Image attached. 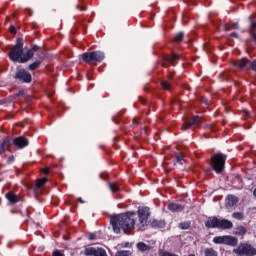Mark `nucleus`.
I'll return each instance as SVG.
<instances>
[{"instance_id": "25", "label": "nucleus", "mask_w": 256, "mask_h": 256, "mask_svg": "<svg viewBox=\"0 0 256 256\" xmlns=\"http://www.w3.org/2000/svg\"><path fill=\"white\" fill-rule=\"evenodd\" d=\"M232 217L234 219H237L238 221H241L243 219V213L241 212H235L232 214Z\"/></svg>"}, {"instance_id": "18", "label": "nucleus", "mask_w": 256, "mask_h": 256, "mask_svg": "<svg viewBox=\"0 0 256 256\" xmlns=\"http://www.w3.org/2000/svg\"><path fill=\"white\" fill-rule=\"evenodd\" d=\"M204 256H217V251L213 250V248L204 249Z\"/></svg>"}, {"instance_id": "28", "label": "nucleus", "mask_w": 256, "mask_h": 256, "mask_svg": "<svg viewBox=\"0 0 256 256\" xmlns=\"http://www.w3.org/2000/svg\"><path fill=\"white\" fill-rule=\"evenodd\" d=\"M162 87L163 89H165L166 91H169L170 87H171V84H169V82L167 81H163L162 82Z\"/></svg>"}, {"instance_id": "15", "label": "nucleus", "mask_w": 256, "mask_h": 256, "mask_svg": "<svg viewBox=\"0 0 256 256\" xmlns=\"http://www.w3.org/2000/svg\"><path fill=\"white\" fill-rule=\"evenodd\" d=\"M247 63H249V61L246 58H242L240 60H238L235 65L238 69H243L244 67L247 66Z\"/></svg>"}, {"instance_id": "2", "label": "nucleus", "mask_w": 256, "mask_h": 256, "mask_svg": "<svg viewBox=\"0 0 256 256\" xmlns=\"http://www.w3.org/2000/svg\"><path fill=\"white\" fill-rule=\"evenodd\" d=\"M9 58L11 61L18 63H27L29 59L33 58V50H23V40L21 38L17 39L15 46L9 53Z\"/></svg>"}, {"instance_id": "12", "label": "nucleus", "mask_w": 256, "mask_h": 256, "mask_svg": "<svg viewBox=\"0 0 256 256\" xmlns=\"http://www.w3.org/2000/svg\"><path fill=\"white\" fill-rule=\"evenodd\" d=\"M14 145L19 149H23V147H27V145H29V140L24 137H18L14 139Z\"/></svg>"}, {"instance_id": "33", "label": "nucleus", "mask_w": 256, "mask_h": 256, "mask_svg": "<svg viewBox=\"0 0 256 256\" xmlns=\"http://www.w3.org/2000/svg\"><path fill=\"white\" fill-rule=\"evenodd\" d=\"M232 29H239V23L232 24Z\"/></svg>"}, {"instance_id": "6", "label": "nucleus", "mask_w": 256, "mask_h": 256, "mask_svg": "<svg viewBox=\"0 0 256 256\" xmlns=\"http://www.w3.org/2000/svg\"><path fill=\"white\" fill-rule=\"evenodd\" d=\"M81 58L85 63H95L100 61H103L105 59V54L101 51H95V52H89V53H84L81 55Z\"/></svg>"}, {"instance_id": "40", "label": "nucleus", "mask_w": 256, "mask_h": 256, "mask_svg": "<svg viewBox=\"0 0 256 256\" xmlns=\"http://www.w3.org/2000/svg\"><path fill=\"white\" fill-rule=\"evenodd\" d=\"M202 103H205V105H207V100H206V98H202Z\"/></svg>"}, {"instance_id": "32", "label": "nucleus", "mask_w": 256, "mask_h": 256, "mask_svg": "<svg viewBox=\"0 0 256 256\" xmlns=\"http://www.w3.org/2000/svg\"><path fill=\"white\" fill-rule=\"evenodd\" d=\"M251 67H252V70H253V71H256V60H254V61L252 62Z\"/></svg>"}, {"instance_id": "9", "label": "nucleus", "mask_w": 256, "mask_h": 256, "mask_svg": "<svg viewBox=\"0 0 256 256\" xmlns=\"http://www.w3.org/2000/svg\"><path fill=\"white\" fill-rule=\"evenodd\" d=\"M83 255L86 256H107V251L103 248L88 247L84 249Z\"/></svg>"}, {"instance_id": "35", "label": "nucleus", "mask_w": 256, "mask_h": 256, "mask_svg": "<svg viewBox=\"0 0 256 256\" xmlns=\"http://www.w3.org/2000/svg\"><path fill=\"white\" fill-rule=\"evenodd\" d=\"M15 161V157L11 156L8 158V163H13Z\"/></svg>"}, {"instance_id": "29", "label": "nucleus", "mask_w": 256, "mask_h": 256, "mask_svg": "<svg viewBox=\"0 0 256 256\" xmlns=\"http://www.w3.org/2000/svg\"><path fill=\"white\" fill-rule=\"evenodd\" d=\"M52 255H53V256H65V255H64L61 251H59V250L54 251Z\"/></svg>"}, {"instance_id": "30", "label": "nucleus", "mask_w": 256, "mask_h": 256, "mask_svg": "<svg viewBox=\"0 0 256 256\" xmlns=\"http://www.w3.org/2000/svg\"><path fill=\"white\" fill-rule=\"evenodd\" d=\"M180 229H189V223H184L179 225Z\"/></svg>"}, {"instance_id": "41", "label": "nucleus", "mask_w": 256, "mask_h": 256, "mask_svg": "<svg viewBox=\"0 0 256 256\" xmlns=\"http://www.w3.org/2000/svg\"><path fill=\"white\" fill-rule=\"evenodd\" d=\"M240 230H241V233L243 234L245 233V228L241 227Z\"/></svg>"}, {"instance_id": "7", "label": "nucleus", "mask_w": 256, "mask_h": 256, "mask_svg": "<svg viewBox=\"0 0 256 256\" xmlns=\"http://www.w3.org/2000/svg\"><path fill=\"white\" fill-rule=\"evenodd\" d=\"M236 255L240 256H254L256 255V249L251 244L242 243L236 249L233 250Z\"/></svg>"}, {"instance_id": "8", "label": "nucleus", "mask_w": 256, "mask_h": 256, "mask_svg": "<svg viewBox=\"0 0 256 256\" xmlns=\"http://www.w3.org/2000/svg\"><path fill=\"white\" fill-rule=\"evenodd\" d=\"M213 243H216L217 245H230L231 247H235L238 240L233 236H216L213 238Z\"/></svg>"}, {"instance_id": "43", "label": "nucleus", "mask_w": 256, "mask_h": 256, "mask_svg": "<svg viewBox=\"0 0 256 256\" xmlns=\"http://www.w3.org/2000/svg\"><path fill=\"white\" fill-rule=\"evenodd\" d=\"M161 227H165V222H160Z\"/></svg>"}, {"instance_id": "17", "label": "nucleus", "mask_w": 256, "mask_h": 256, "mask_svg": "<svg viewBox=\"0 0 256 256\" xmlns=\"http://www.w3.org/2000/svg\"><path fill=\"white\" fill-rule=\"evenodd\" d=\"M6 198L8 199V201H10V203H17V201H19V198L17 197V195L13 193L6 194Z\"/></svg>"}, {"instance_id": "39", "label": "nucleus", "mask_w": 256, "mask_h": 256, "mask_svg": "<svg viewBox=\"0 0 256 256\" xmlns=\"http://www.w3.org/2000/svg\"><path fill=\"white\" fill-rule=\"evenodd\" d=\"M251 35H252L253 39L256 41V34L251 32Z\"/></svg>"}, {"instance_id": "11", "label": "nucleus", "mask_w": 256, "mask_h": 256, "mask_svg": "<svg viewBox=\"0 0 256 256\" xmlns=\"http://www.w3.org/2000/svg\"><path fill=\"white\" fill-rule=\"evenodd\" d=\"M197 125H201V118H199V116H194L187 124H185L182 127V129L184 131H187V129H190L191 127L197 126Z\"/></svg>"}, {"instance_id": "19", "label": "nucleus", "mask_w": 256, "mask_h": 256, "mask_svg": "<svg viewBox=\"0 0 256 256\" xmlns=\"http://www.w3.org/2000/svg\"><path fill=\"white\" fill-rule=\"evenodd\" d=\"M177 163H178V165H183V164L185 163V159L183 158V154L178 153V154L176 155V162H175V165H177Z\"/></svg>"}, {"instance_id": "4", "label": "nucleus", "mask_w": 256, "mask_h": 256, "mask_svg": "<svg viewBox=\"0 0 256 256\" xmlns=\"http://www.w3.org/2000/svg\"><path fill=\"white\" fill-rule=\"evenodd\" d=\"M226 160L227 156H225V154H215L212 157V169H214L216 173H222L223 169H225Z\"/></svg>"}, {"instance_id": "14", "label": "nucleus", "mask_w": 256, "mask_h": 256, "mask_svg": "<svg viewBox=\"0 0 256 256\" xmlns=\"http://www.w3.org/2000/svg\"><path fill=\"white\" fill-rule=\"evenodd\" d=\"M168 209L169 211H172V213H178V211H183V206L180 204L172 203L168 205Z\"/></svg>"}, {"instance_id": "20", "label": "nucleus", "mask_w": 256, "mask_h": 256, "mask_svg": "<svg viewBox=\"0 0 256 256\" xmlns=\"http://www.w3.org/2000/svg\"><path fill=\"white\" fill-rule=\"evenodd\" d=\"M47 183V178H41L36 181V188L41 189Z\"/></svg>"}, {"instance_id": "42", "label": "nucleus", "mask_w": 256, "mask_h": 256, "mask_svg": "<svg viewBox=\"0 0 256 256\" xmlns=\"http://www.w3.org/2000/svg\"><path fill=\"white\" fill-rule=\"evenodd\" d=\"M231 37H237V33H232Z\"/></svg>"}, {"instance_id": "5", "label": "nucleus", "mask_w": 256, "mask_h": 256, "mask_svg": "<svg viewBox=\"0 0 256 256\" xmlns=\"http://www.w3.org/2000/svg\"><path fill=\"white\" fill-rule=\"evenodd\" d=\"M137 215H138V221H139L137 226L139 229H143V227H146L147 221H149V215H151L149 207H139L137 211Z\"/></svg>"}, {"instance_id": "31", "label": "nucleus", "mask_w": 256, "mask_h": 256, "mask_svg": "<svg viewBox=\"0 0 256 256\" xmlns=\"http://www.w3.org/2000/svg\"><path fill=\"white\" fill-rule=\"evenodd\" d=\"M9 31H10V33H12V35H15V33H17L15 26H10Z\"/></svg>"}, {"instance_id": "1", "label": "nucleus", "mask_w": 256, "mask_h": 256, "mask_svg": "<svg viewBox=\"0 0 256 256\" xmlns=\"http://www.w3.org/2000/svg\"><path fill=\"white\" fill-rule=\"evenodd\" d=\"M114 233H129L135 229V212H127L112 216L110 219Z\"/></svg>"}, {"instance_id": "26", "label": "nucleus", "mask_w": 256, "mask_h": 256, "mask_svg": "<svg viewBox=\"0 0 256 256\" xmlns=\"http://www.w3.org/2000/svg\"><path fill=\"white\" fill-rule=\"evenodd\" d=\"M109 188L112 191V193H115V191H119V185H117L115 183H110Z\"/></svg>"}, {"instance_id": "21", "label": "nucleus", "mask_w": 256, "mask_h": 256, "mask_svg": "<svg viewBox=\"0 0 256 256\" xmlns=\"http://www.w3.org/2000/svg\"><path fill=\"white\" fill-rule=\"evenodd\" d=\"M137 249L139 251H149V246H147V244L143 243V242H139L137 244Z\"/></svg>"}, {"instance_id": "36", "label": "nucleus", "mask_w": 256, "mask_h": 256, "mask_svg": "<svg viewBox=\"0 0 256 256\" xmlns=\"http://www.w3.org/2000/svg\"><path fill=\"white\" fill-rule=\"evenodd\" d=\"M88 238L90 239V241H93V239H95V234H90Z\"/></svg>"}, {"instance_id": "16", "label": "nucleus", "mask_w": 256, "mask_h": 256, "mask_svg": "<svg viewBox=\"0 0 256 256\" xmlns=\"http://www.w3.org/2000/svg\"><path fill=\"white\" fill-rule=\"evenodd\" d=\"M9 140H4L1 144H0V155H2V153H5V151H7L8 147H9Z\"/></svg>"}, {"instance_id": "10", "label": "nucleus", "mask_w": 256, "mask_h": 256, "mask_svg": "<svg viewBox=\"0 0 256 256\" xmlns=\"http://www.w3.org/2000/svg\"><path fill=\"white\" fill-rule=\"evenodd\" d=\"M16 78L24 81V83H31V74L25 69H20L16 74Z\"/></svg>"}, {"instance_id": "44", "label": "nucleus", "mask_w": 256, "mask_h": 256, "mask_svg": "<svg viewBox=\"0 0 256 256\" xmlns=\"http://www.w3.org/2000/svg\"><path fill=\"white\" fill-rule=\"evenodd\" d=\"M253 195L256 197V188L254 189Z\"/></svg>"}, {"instance_id": "34", "label": "nucleus", "mask_w": 256, "mask_h": 256, "mask_svg": "<svg viewBox=\"0 0 256 256\" xmlns=\"http://www.w3.org/2000/svg\"><path fill=\"white\" fill-rule=\"evenodd\" d=\"M242 115H244L245 117H249V111L247 110L242 111Z\"/></svg>"}, {"instance_id": "22", "label": "nucleus", "mask_w": 256, "mask_h": 256, "mask_svg": "<svg viewBox=\"0 0 256 256\" xmlns=\"http://www.w3.org/2000/svg\"><path fill=\"white\" fill-rule=\"evenodd\" d=\"M39 65H41V60H37L34 63L29 65V69L30 71H35V69H37V67H39Z\"/></svg>"}, {"instance_id": "37", "label": "nucleus", "mask_w": 256, "mask_h": 256, "mask_svg": "<svg viewBox=\"0 0 256 256\" xmlns=\"http://www.w3.org/2000/svg\"><path fill=\"white\" fill-rule=\"evenodd\" d=\"M43 173H44L45 175H48V173H49V168H44V169H43Z\"/></svg>"}, {"instance_id": "3", "label": "nucleus", "mask_w": 256, "mask_h": 256, "mask_svg": "<svg viewBox=\"0 0 256 256\" xmlns=\"http://www.w3.org/2000/svg\"><path fill=\"white\" fill-rule=\"evenodd\" d=\"M208 229H233V222L227 219H218L217 217L209 218L206 223Z\"/></svg>"}, {"instance_id": "24", "label": "nucleus", "mask_w": 256, "mask_h": 256, "mask_svg": "<svg viewBox=\"0 0 256 256\" xmlns=\"http://www.w3.org/2000/svg\"><path fill=\"white\" fill-rule=\"evenodd\" d=\"M183 37H184L183 32H180V33L176 34V37H174V42L175 43H180V41H183Z\"/></svg>"}, {"instance_id": "38", "label": "nucleus", "mask_w": 256, "mask_h": 256, "mask_svg": "<svg viewBox=\"0 0 256 256\" xmlns=\"http://www.w3.org/2000/svg\"><path fill=\"white\" fill-rule=\"evenodd\" d=\"M255 27H256V22H252L251 23V29H255Z\"/></svg>"}, {"instance_id": "27", "label": "nucleus", "mask_w": 256, "mask_h": 256, "mask_svg": "<svg viewBox=\"0 0 256 256\" xmlns=\"http://www.w3.org/2000/svg\"><path fill=\"white\" fill-rule=\"evenodd\" d=\"M177 59H179V56H177L176 54H173L170 57H168L169 63H173V61H177Z\"/></svg>"}, {"instance_id": "23", "label": "nucleus", "mask_w": 256, "mask_h": 256, "mask_svg": "<svg viewBox=\"0 0 256 256\" xmlns=\"http://www.w3.org/2000/svg\"><path fill=\"white\" fill-rule=\"evenodd\" d=\"M115 256H131V251L129 250H121L118 251Z\"/></svg>"}, {"instance_id": "13", "label": "nucleus", "mask_w": 256, "mask_h": 256, "mask_svg": "<svg viewBox=\"0 0 256 256\" xmlns=\"http://www.w3.org/2000/svg\"><path fill=\"white\" fill-rule=\"evenodd\" d=\"M237 203H239V199L237 198V196H234V195L227 196L226 205L228 207H233L234 205H237Z\"/></svg>"}]
</instances>
